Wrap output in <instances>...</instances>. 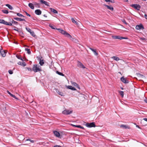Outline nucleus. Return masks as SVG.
<instances>
[{"label":"nucleus","instance_id":"f257e3e1","mask_svg":"<svg viewBox=\"0 0 147 147\" xmlns=\"http://www.w3.org/2000/svg\"><path fill=\"white\" fill-rule=\"evenodd\" d=\"M58 30L59 32L63 34L64 35L65 37L69 38H72V36L68 33H67L66 31L63 30L61 28H57V30Z\"/></svg>","mask_w":147,"mask_h":147},{"label":"nucleus","instance_id":"f03ea898","mask_svg":"<svg viewBox=\"0 0 147 147\" xmlns=\"http://www.w3.org/2000/svg\"><path fill=\"white\" fill-rule=\"evenodd\" d=\"M32 70L35 72L42 71L41 67L38 64H34L32 67Z\"/></svg>","mask_w":147,"mask_h":147},{"label":"nucleus","instance_id":"7ed1b4c3","mask_svg":"<svg viewBox=\"0 0 147 147\" xmlns=\"http://www.w3.org/2000/svg\"><path fill=\"white\" fill-rule=\"evenodd\" d=\"M85 125L88 127H96V125L95 124V123L94 122H92L91 123H86Z\"/></svg>","mask_w":147,"mask_h":147},{"label":"nucleus","instance_id":"20e7f679","mask_svg":"<svg viewBox=\"0 0 147 147\" xmlns=\"http://www.w3.org/2000/svg\"><path fill=\"white\" fill-rule=\"evenodd\" d=\"M130 6L134 8L138 11L140 10V8H141L140 6L137 4H133L130 5Z\"/></svg>","mask_w":147,"mask_h":147},{"label":"nucleus","instance_id":"39448f33","mask_svg":"<svg viewBox=\"0 0 147 147\" xmlns=\"http://www.w3.org/2000/svg\"><path fill=\"white\" fill-rule=\"evenodd\" d=\"M72 111H69L67 110H65L62 112V113L64 115H68L72 113Z\"/></svg>","mask_w":147,"mask_h":147},{"label":"nucleus","instance_id":"423d86ee","mask_svg":"<svg viewBox=\"0 0 147 147\" xmlns=\"http://www.w3.org/2000/svg\"><path fill=\"white\" fill-rule=\"evenodd\" d=\"M113 38L115 39H118L121 40L122 39H127V37H121L120 36H116L113 37Z\"/></svg>","mask_w":147,"mask_h":147},{"label":"nucleus","instance_id":"0eeeda50","mask_svg":"<svg viewBox=\"0 0 147 147\" xmlns=\"http://www.w3.org/2000/svg\"><path fill=\"white\" fill-rule=\"evenodd\" d=\"M136 29L138 30L140 29H144V27L143 25L142 24H140L139 25H138L136 26Z\"/></svg>","mask_w":147,"mask_h":147},{"label":"nucleus","instance_id":"6e6552de","mask_svg":"<svg viewBox=\"0 0 147 147\" xmlns=\"http://www.w3.org/2000/svg\"><path fill=\"white\" fill-rule=\"evenodd\" d=\"M120 80L121 81L125 84H127L129 83V81L126 79V78L123 77L121 78Z\"/></svg>","mask_w":147,"mask_h":147},{"label":"nucleus","instance_id":"1a4fd4ad","mask_svg":"<svg viewBox=\"0 0 147 147\" xmlns=\"http://www.w3.org/2000/svg\"><path fill=\"white\" fill-rule=\"evenodd\" d=\"M7 53V51L6 50H4L2 49L0 53V54L2 57H4L5 56L6 54Z\"/></svg>","mask_w":147,"mask_h":147},{"label":"nucleus","instance_id":"9d476101","mask_svg":"<svg viewBox=\"0 0 147 147\" xmlns=\"http://www.w3.org/2000/svg\"><path fill=\"white\" fill-rule=\"evenodd\" d=\"M54 90L56 91V92L61 96H64V94L61 92L59 91L58 89L55 88Z\"/></svg>","mask_w":147,"mask_h":147},{"label":"nucleus","instance_id":"9b49d317","mask_svg":"<svg viewBox=\"0 0 147 147\" xmlns=\"http://www.w3.org/2000/svg\"><path fill=\"white\" fill-rule=\"evenodd\" d=\"M13 19L17 21H24L26 22V20L24 19L23 18H19L17 17H14L13 18Z\"/></svg>","mask_w":147,"mask_h":147},{"label":"nucleus","instance_id":"f8f14e48","mask_svg":"<svg viewBox=\"0 0 147 147\" xmlns=\"http://www.w3.org/2000/svg\"><path fill=\"white\" fill-rule=\"evenodd\" d=\"M78 65L79 67H80L83 69L86 68L84 66L83 64L80 62H78Z\"/></svg>","mask_w":147,"mask_h":147},{"label":"nucleus","instance_id":"ddd939ff","mask_svg":"<svg viewBox=\"0 0 147 147\" xmlns=\"http://www.w3.org/2000/svg\"><path fill=\"white\" fill-rule=\"evenodd\" d=\"M53 133L56 137L58 138H60V134L59 132L57 131H53Z\"/></svg>","mask_w":147,"mask_h":147},{"label":"nucleus","instance_id":"4468645a","mask_svg":"<svg viewBox=\"0 0 147 147\" xmlns=\"http://www.w3.org/2000/svg\"><path fill=\"white\" fill-rule=\"evenodd\" d=\"M40 1L42 4H44L46 5L49 6V3L43 0H40Z\"/></svg>","mask_w":147,"mask_h":147},{"label":"nucleus","instance_id":"2eb2a0df","mask_svg":"<svg viewBox=\"0 0 147 147\" xmlns=\"http://www.w3.org/2000/svg\"><path fill=\"white\" fill-rule=\"evenodd\" d=\"M35 13L36 15H39L41 14L42 11L40 10L39 9H37L35 10Z\"/></svg>","mask_w":147,"mask_h":147},{"label":"nucleus","instance_id":"dca6fc26","mask_svg":"<svg viewBox=\"0 0 147 147\" xmlns=\"http://www.w3.org/2000/svg\"><path fill=\"white\" fill-rule=\"evenodd\" d=\"M111 58L113 59L114 60L116 61H117L119 60H121V61H123L121 59H120L119 57L116 56H113L111 57Z\"/></svg>","mask_w":147,"mask_h":147},{"label":"nucleus","instance_id":"f3484780","mask_svg":"<svg viewBox=\"0 0 147 147\" xmlns=\"http://www.w3.org/2000/svg\"><path fill=\"white\" fill-rule=\"evenodd\" d=\"M89 49L92 51L94 55L96 56H97L98 55V53L96 52V50L95 49H94L92 48H89Z\"/></svg>","mask_w":147,"mask_h":147},{"label":"nucleus","instance_id":"a211bd4d","mask_svg":"<svg viewBox=\"0 0 147 147\" xmlns=\"http://www.w3.org/2000/svg\"><path fill=\"white\" fill-rule=\"evenodd\" d=\"M67 88L68 89H71L72 90H76V89L75 88L71 86H67Z\"/></svg>","mask_w":147,"mask_h":147},{"label":"nucleus","instance_id":"6ab92c4d","mask_svg":"<svg viewBox=\"0 0 147 147\" xmlns=\"http://www.w3.org/2000/svg\"><path fill=\"white\" fill-rule=\"evenodd\" d=\"M7 93L9 94L11 96H12V97L14 98L15 99H17V100H18V98L16 97L14 95H13L12 94H11L10 92H9V91H7Z\"/></svg>","mask_w":147,"mask_h":147},{"label":"nucleus","instance_id":"aec40b11","mask_svg":"<svg viewBox=\"0 0 147 147\" xmlns=\"http://www.w3.org/2000/svg\"><path fill=\"white\" fill-rule=\"evenodd\" d=\"M120 127L124 129L130 128L128 126L126 125H120Z\"/></svg>","mask_w":147,"mask_h":147},{"label":"nucleus","instance_id":"412c9836","mask_svg":"<svg viewBox=\"0 0 147 147\" xmlns=\"http://www.w3.org/2000/svg\"><path fill=\"white\" fill-rule=\"evenodd\" d=\"M105 6L107 7V9L110 10L111 11H113L114 9L112 7H111V6H108L107 5H104Z\"/></svg>","mask_w":147,"mask_h":147},{"label":"nucleus","instance_id":"4be33fe9","mask_svg":"<svg viewBox=\"0 0 147 147\" xmlns=\"http://www.w3.org/2000/svg\"><path fill=\"white\" fill-rule=\"evenodd\" d=\"M6 23H7L6 21L0 19V23L2 24L6 25Z\"/></svg>","mask_w":147,"mask_h":147},{"label":"nucleus","instance_id":"5701e85b","mask_svg":"<svg viewBox=\"0 0 147 147\" xmlns=\"http://www.w3.org/2000/svg\"><path fill=\"white\" fill-rule=\"evenodd\" d=\"M50 10L51 11V12H53V13H58L57 11L54 9H53L52 8H50Z\"/></svg>","mask_w":147,"mask_h":147},{"label":"nucleus","instance_id":"b1692460","mask_svg":"<svg viewBox=\"0 0 147 147\" xmlns=\"http://www.w3.org/2000/svg\"><path fill=\"white\" fill-rule=\"evenodd\" d=\"M28 6L32 9H34V4L32 3H29L28 4Z\"/></svg>","mask_w":147,"mask_h":147},{"label":"nucleus","instance_id":"393cba45","mask_svg":"<svg viewBox=\"0 0 147 147\" xmlns=\"http://www.w3.org/2000/svg\"><path fill=\"white\" fill-rule=\"evenodd\" d=\"M5 6L7 7L9 9L11 10H12L13 9V7L9 4H6Z\"/></svg>","mask_w":147,"mask_h":147},{"label":"nucleus","instance_id":"a878e982","mask_svg":"<svg viewBox=\"0 0 147 147\" xmlns=\"http://www.w3.org/2000/svg\"><path fill=\"white\" fill-rule=\"evenodd\" d=\"M39 63L41 66L43 65L44 64V60L43 59L41 60L40 59V60Z\"/></svg>","mask_w":147,"mask_h":147},{"label":"nucleus","instance_id":"bb28decb","mask_svg":"<svg viewBox=\"0 0 147 147\" xmlns=\"http://www.w3.org/2000/svg\"><path fill=\"white\" fill-rule=\"evenodd\" d=\"M49 26L51 28L55 29V30H57V28H56L55 26H53L51 24H50L49 25Z\"/></svg>","mask_w":147,"mask_h":147},{"label":"nucleus","instance_id":"cd10ccee","mask_svg":"<svg viewBox=\"0 0 147 147\" xmlns=\"http://www.w3.org/2000/svg\"><path fill=\"white\" fill-rule=\"evenodd\" d=\"M71 20L72 22L73 23H75L76 24V25H79V24H78V22H77L75 20H74V18H72L71 19Z\"/></svg>","mask_w":147,"mask_h":147},{"label":"nucleus","instance_id":"c85d7f7f","mask_svg":"<svg viewBox=\"0 0 147 147\" xmlns=\"http://www.w3.org/2000/svg\"><path fill=\"white\" fill-rule=\"evenodd\" d=\"M56 73L57 74H58L62 76H64V75L62 73L58 71H57L56 72Z\"/></svg>","mask_w":147,"mask_h":147},{"label":"nucleus","instance_id":"c756f323","mask_svg":"<svg viewBox=\"0 0 147 147\" xmlns=\"http://www.w3.org/2000/svg\"><path fill=\"white\" fill-rule=\"evenodd\" d=\"M17 15L19 17H23V18H26V17L24 16L23 15H22L21 14L19 13H16Z\"/></svg>","mask_w":147,"mask_h":147},{"label":"nucleus","instance_id":"7c9ffc66","mask_svg":"<svg viewBox=\"0 0 147 147\" xmlns=\"http://www.w3.org/2000/svg\"><path fill=\"white\" fill-rule=\"evenodd\" d=\"M34 5L36 6V7H38V8L40 7V4L36 2H34Z\"/></svg>","mask_w":147,"mask_h":147},{"label":"nucleus","instance_id":"2f4dec72","mask_svg":"<svg viewBox=\"0 0 147 147\" xmlns=\"http://www.w3.org/2000/svg\"><path fill=\"white\" fill-rule=\"evenodd\" d=\"M25 50L27 51V53L28 54H31V52H30V49H28V48H26L25 49Z\"/></svg>","mask_w":147,"mask_h":147},{"label":"nucleus","instance_id":"473e14b6","mask_svg":"<svg viewBox=\"0 0 147 147\" xmlns=\"http://www.w3.org/2000/svg\"><path fill=\"white\" fill-rule=\"evenodd\" d=\"M71 84L73 86H77V85L78 84L77 83H76V82H74L73 81H71Z\"/></svg>","mask_w":147,"mask_h":147},{"label":"nucleus","instance_id":"72a5a7b5","mask_svg":"<svg viewBox=\"0 0 147 147\" xmlns=\"http://www.w3.org/2000/svg\"><path fill=\"white\" fill-rule=\"evenodd\" d=\"M2 12L5 14H8L9 13L8 11L7 10L4 9L2 10Z\"/></svg>","mask_w":147,"mask_h":147},{"label":"nucleus","instance_id":"f704fd0d","mask_svg":"<svg viewBox=\"0 0 147 147\" xmlns=\"http://www.w3.org/2000/svg\"><path fill=\"white\" fill-rule=\"evenodd\" d=\"M119 92L120 95L122 97H123L124 95V93L123 92L121 91H119Z\"/></svg>","mask_w":147,"mask_h":147},{"label":"nucleus","instance_id":"c9c22d12","mask_svg":"<svg viewBox=\"0 0 147 147\" xmlns=\"http://www.w3.org/2000/svg\"><path fill=\"white\" fill-rule=\"evenodd\" d=\"M30 33L31 35L33 37H35V36H36V35L34 34V32L33 31H32Z\"/></svg>","mask_w":147,"mask_h":147},{"label":"nucleus","instance_id":"e433bc0d","mask_svg":"<svg viewBox=\"0 0 147 147\" xmlns=\"http://www.w3.org/2000/svg\"><path fill=\"white\" fill-rule=\"evenodd\" d=\"M137 74L138 75V76L139 77H140L141 78H144L145 77V76H143V75H142V74H140V73H137Z\"/></svg>","mask_w":147,"mask_h":147},{"label":"nucleus","instance_id":"4c0bfd02","mask_svg":"<svg viewBox=\"0 0 147 147\" xmlns=\"http://www.w3.org/2000/svg\"><path fill=\"white\" fill-rule=\"evenodd\" d=\"M18 32L19 33L20 35L22 36L24 35L23 33L21 30L19 31V32Z\"/></svg>","mask_w":147,"mask_h":147},{"label":"nucleus","instance_id":"58836bf2","mask_svg":"<svg viewBox=\"0 0 147 147\" xmlns=\"http://www.w3.org/2000/svg\"><path fill=\"white\" fill-rule=\"evenodd\" d=\"M12 23L15 25H17L18 24V22H17L14 21L13 19L12 20Z\"/></svg>","mask_w":147,"mask_h":147},{"label":"nucleus","instance_id":"ea45409f","mask_svg":"<svg viewBox=\"0 0 147 147\" xmlns=\"http://www.w3.org/2000/svg\"><path fill=\"white\" fill-rule=\"evenodd\" d=\"M7 23H6V25H9L10 26H12L13 25L12 24V22H7Z\"/></svg>","mask_w":147,"mask_h":147},{"label":"nucleus","instance_id":"a19ab883","mask_svg":"<svg viewBox=\"0 0 147 147\" xmlns=\"http://www.w3.org/2000/svg\"><path fill=\"white\" fill-rule=\"evenodd\" d=\"M26 30L28 31V32H29L30 33L31 31H31V30L29 28H27V27H26L25 28Z\"/></svg>","mask_w":147,"mask_h":147},{"label":"nucleus","instance_id":"79ce46f5","mask_svg":"<svg viewBox=\"0 0 147 147\" xmlns=\"http://www.w3.org/2000/svg\"><path fill=\"white\" fill-rule=\"evenodd\" d=\"M26 140L30 141L32 143H33L34 142V140H32L30 139H26Z\"/></svg>","mask_w":147,"mask_h":147},{"label":"nucleus","instance_id":"37998d69","mask_svg":"<svg viewBox=\"0 0 147 147\" xmlns=\"http://www.w3.org/2000/svg\"><path fill=\"white\" fill-rule=\"evenodd\" d=\"M8 72L10 74H13V72L11 70H9L8 71Z\"/></svg>","mask_w":147,"mask_h":147},{"label":"nucleus","instance_id":"c03bdc74","mask_svg":"<svg viewBox=\"0 0 147 147\" xmlns=\"http://www.w3.org/2000/svg\"><path fill=\"white\" fill-rule=\"evenodd\" d=\"M16 57H17V58L19 59H20L22 57L18 55H16Z\"/></svg>","mask_w":147,"mask_h":147},{"label":"nucleus","instance_id":"a18cd8bd","mask_svg":"<svg viewBox=\"0 0 147 147\" xmlns=\"http://www.w3.org/2000/svg\"><path fill=\"white\" fill-rule=\"evenodd\" d=\"M22 65L24 67L26 65V63H25V62H23L22 63Z\"/></svg>","mask_w":147,"mask_h":147},{"label":"nucleus","instance_id":"49530a36","mask_svg":"<svg viewBox=\"0 0 147 147\" xmlns=\"http://www.w3.org/2000/svg\"><path fill=\"white\" fill-rule=\"evenodd\" d=\"M122 21L123 23H124L125 24L127 25L128 24V23L126 22L125 20H123Z\"/></svg>","mask_w":147,"mask_h":147},{"label":"nucleus","instance_id":"de8ad7c7","mask_svg":"<svg viewBox=\"0 0 147 147\" xmlns=\"http://www.w3.org/2000/svg\"><path fill=\"white\" fill-rule=\"evenodd\" d=\"M24 12L25 13L26 15L27 16H29V17H30L31 16L26 11H25Z\"/></svg>","mask_w":147,"mask_h":147},{"label":"nucleus","instance_id":"09e8293b","mask_svg":"<svg viewBox=\"0 0 147 147\" xmlns=\"http://www.w3.org/2000/svg\"><path fill=\"white\" fill-rule=\"evenodd\" d=\"M28 70L29 71H33L32 70V69L31 68H29V67H28L27 68Z\"/></svg>","mask_w":147,"mask_h":147},{"label":"nucleus","instance_id":"8fccbe9b","mask_svg":"<svg viewBox=\"0 0 147 147\" xmlns=\"http://www.w3.org/2000/svg\"><path fill=\"white\" fill-rule=\"evenodd\" d=\"M22 62H21V61H19V62L18 63V64L19 65H22Z\"/></svg>","mask_w":147,"mask_h":147},{"label":"nucleus","instance_id":"3c124183","mask_svg":"<svg viewBox=\"0 0 147 147\" xmlns=\"http://www.w3.org/2000/svg\"><path fill=\"white\" fill-rule=\"evenodd\" d=\"M140 39L141 40H146V38H144V37L140 38Z\"/></svg>","mask_w":147,"mask_h":147},{"label":"nucleus","instance_id":"603ef678","mask_svg":"<svg viewBox=\"0 0 147 147\" xmlns=\"http://www.w3.org/2000/svg\"><path fill=\"white\" fill-rule=\"evenodd\" d=\"M76 87L77 88L79 89H80V86H79L78 84L77 86H76Z\"/></svg>","mask_w":147,"mask_h":147},{"label":"nucleus","instance_id":"864d4df0","mask_svg":"<svg viewBox=\"0 0 147 147\" xmlns=\"http://www.w3.org/2000/svg\"><path fill=\"white\" fill-rule=\"evenodd\" d=\"M54 147H62L61 146H59V145H56L54 146Z\"/></svg>","mask_w":147,"mask_h":147},{"label":"nucleus","instance_id":"5fc2aeb1","mask_svg":"<svg viewBox=\"0 0 147 147\" xmlns=\"http://www.w3.org/2000/svg\"><path fill=\"white\" fill-rule=\"evenodd\" d=\"M110 2H111L112 3H115V1H114V0H110Z\"/></svg>","mask_w":147,"mask_h":147},{"label":"nucleus","instance_id":"6e6d98bb","mask_svg":"<svg viewBox=\"0 0 147 147\" xmlns=\"http://www.w3.org/2000/svg\"><path fill=\"white\" fill-rule=\"evenodd\" d=\"M144 17L147 20V15L146 14L144 15Z\"/></svg>","mask_w":147,"mask_h":147},{"label":"nucleus","instance_id":"4d7b16f0","mask_svg":"<svg viewBox=\"0 0 147 147\" xmlns=\"http://www.w3.org/2000/svg\"><path fill=\"white\" fill-rule=\"evenodd\" d=\"M79 128H81L82 129H84V127H83L81 126V125H80V127H79Z\"/></svg>","mask_w":147,"mask_h":147},{"label":"nucleus","instance_id":"13d9d810","mask_svg":"<svg viewBox=\"0 0 147 147\" xmlns=\"http://www.w3.org/2000/svg\"><path fill=\"white\" fill-rule=\"evenodd\" d=\"M80 125H76V127H77L78 128H79L80 127Z\"/></svg>","mask_w":147,"mask_h":147},{"label":"nucleus","instance_id":"bf43d9fd","mask_svg":"<svg viewBox=\"0 0 147 147\" xmlns=\"http://www.w3.org/2000/svg\"><path fill=\"white\" fill-rule=\"evenodd\" d=\"M13 30H15V31H17L18 32H19V30H18L16 28L14 29Z\"/></svg>","mask_w":147,"mask_h":147},{"label":"nucleus","instance_id":"052dcab7","mask_svg":"<svg viewBox=\"0 0 147 147\" xmlns=\"http://www.w3.org/2000/svg\"><path fill=\"white\" fill-rule=\"evenodd\" d=\"M143 120H144L145 121H147V118H144L143 119Z\"/></svg>","mask_w":147,"mask_h":147},{"label":"nucleus","instance_id":"680f3d73","mask_svg":"<svg viewBox=\"0 0 147 147\" xmlns=\"http://www.w3.org/2000/svg\"><path fill=\"white\" fill-rule=\"evenodd\" d=\"M105 1H106V2H109L110 1V0H104Z\"/></svg>","mask_w":147,"mask_h":147},{"label":"nucleus","instance_id":"e2e57ef3","mask_svg":"<svg viewBox=\"0 0 147 147\" xmlns=\"http://www.w3.org/2000/svg\"><path fill=\"white\" fill-rule=\"evenodd\" d=\"M71 125L72 126H73V127H76V125H74V124H71Z\"/></svg>","mask_w":147,"mask_h":147},{"label":"nucleus","instance_id":"0e129e2a","mask_svg":"<svg viewBox=\"0 0 147 147\" xmlns=\"http://www.w3.org/2000/svg\"><path fill=\"white\" fill-rule=\"evenodd\" d=\"M145 102L147 103V98H146V99L144 100Z\"/></svg>","mask_w":147,"mask_h":147},{"label":"nucleus","instance_id":"69168bd1","mask_svg":"<svg viewBox=\"0 0 147 147\" xmlns=\"http://www.w3.org/2000/svg\"><path fill=\"white\" fill-rule=\"evenodd\" d=\"M2 49V48L1 47H0V53L1 52V50Z\"/></svg>","mask_w":147,"mask_h":147},{"label":"nucleus","instance_id":"338daca9","mask_svg":"<svg viewBox=\"0 0 147 147\" xmlns=\"http://www.w3.org/2000/svg\"><path fill=\"white\" fill-rule=\"evenodd\" d=\"M43 16L45 17H47V15H45V14H44L43 15Z\"/></svg>","mask_w":147,"mask_h":147},{"label":"nucleus","instance_id":"774afa93","mask_svg":"<svg viewBox=\"0 0 147 147\" xmlns=\"http://www.w3.org/2000/svg\"><path fill=\"white\" fill-rule=\"evenodd\" d=\"M136 127H138V128H140V127L138 125H136Z\"/></svg>","mask_w":147,"mask_h":147}]
</instances>
